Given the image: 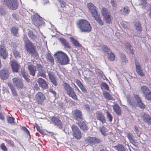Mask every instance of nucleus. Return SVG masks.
Returning a JSON list of instances; mask_svg holds the SVG:
<instances>
[{"mask_svg":"<svg viewBox=\"0 0 151 151\" xmlns=\"http://www.w3.org/2000/svg\"><path fill=\"white\" fill-rule=\"evenodd\" d=\"M77 24L78 28L81 32L88 33L91 30L92 27L90 24L85 19L79 20Z\"/></svg>","mask_w":151,"mask_h":151,"instance_id":"nucleus-1","label":"nucleus"},{"mask_svg":"<svg viewBox=\"0 0 151 151\" xmlns=\"http://www.w3.org/2000/svg\"><path fill=\"white\" fill-rule=\"evenodd\" d=\"M55 58L58 62L61 65H65L68 64L69 59L67 54L62 51H59L55 55Z\"/></svg>","mask_w":151,"mask_h":151,"instance_id":"nucleus-2","label":"nucleus"},{"mask_svg":"<svg viewBox=\"0 0 151 151\" xmlns=\"http://www.w3.org/2000/svg\"><path fill=\"white\" fill-rule=\"evenodd\" d=\"M63 86L64 92L67 95L74 100L78 99L77 96L74 91V89L70 86L69 84L64 83Z\"/></svg>","mask_w":151,"mask_h":151,"instance_id":"nucleus-3","label":"nucleus"},{"mask_svg":"<svg viewBox=\"0 0 151 151\" xmlns=\"http://www.w3.org/2000/svg\"><path fill=\"white\" fill-rule=\"evenodd\" d=\"M25 50L29 54L32 55H37V52L35 51V47L34 44L29 40L25 41Z\"/></svg>","mask_w":151,"mask_h":151,"instance_id":"nucleus-4","label":"nucleus"},{"mask_svg":"<svg viewBox=\"0 0 151 151\" xmlns=\"http://www.w3.org/2000/svg\"><path fill=\"white\" fill-rule=\"evenodd\" d=\"M1 2L12 10H15L18 6L17 0H1Z\"/></svg>","mask_w":151,"mask_h":151,"instance_id":"nucleus-5","label":"nucleus"},{"mask_svg":"<svg viewBox=\"0 0 151 151\" xmlns=\"http://www.w3.org/2000/svg\"><path fill=\"white\" fill-rule=\"evenodd\" d=\"M32 20L34 24L37 27H39L44 23V22L42 20V17L37 14H35L33 15Z\"/></svg>","mask_w":151,"mask_h":151,"instance_id":"nucleus-6","label":"nucleus"},{"mask_svg":"<svg viewBox=\"0 0 151 151\" xmlns=\"http://www.w3.org/2000/svg\"><path fill=\"white\" fill-rule=\"evenodd\" d=\"M71 128L73 136L76 139H80L81 137V134L79 129L74 124L72 125Z\"/></svg>","mask_w":151,"mask_h":151,"instance_id":"nucleus-7","label":"nucleus"},{"mask_svg":"<svg viewBox=\"0 0 151 151\" xmlns=\"http://www.w3.org/2000/svg\"><path fill=\"white\" fill-rule=\"evenodd\" d=\"M141 89L145 99L151 100V91L146 86H141Z\"/></svg>","mask_w":151,"mask_h":151,"instance_id":"nucleus-8","label":"nucleus"},{"mask_svg":"<svg viewBox=\"0 0 151 151\" xmlns=\"http://www.w3.org/2000/svg\"><path fill=\"white\" fill-rule=\"evenodd\" d=\"M14 85L18 90H21L24 87L22 81L18 78L15 77L12 79Z\"/></svg>","mask_w":151,"mask_h":151,"instance_id":"nucleus-9","label":"nucleus"},{"mask_svg":"<svg viewBox=\"0 0 151 151\" xmlns=\"http://www.w3.org/2000/svg\"><path fill=\"white\" fill-rule=\"evenodd\" d=\"M73 118L79 122L83 120L81 112L79 110H76L73 112Z\"/></svg>","mask_w":151,"mask_h":151,"instance_id":"nucleus-10","label":"nucleus"},{"mask_svg":"<svg viewBox=\"0 0 151 151\" xmlns=\"http://www.w3.org/2000/svg\"><path fill=\"white\" fill-rule=\"evenodd\" d=\"M87 141L91 146L100 143L101 140L96 137H89L87 139Z\"/></svg>","mask_w":151,"mask_h":151,"instance_id":"nucleus-11","label":"nucleus"},{"mask_svg":"<svg viewBox=\"0 0 151 151\" xmlns=\"http://www.w3.org/2000/svg\"><path fill=\"white\" fill-rule=\"evenodd\" d=\"M140 116L144 122L148 124H151V117L150 116L144 113H141Z\"/></svg>","mask_w":151,"mask_h":151,"instance_id":"nucleus-12","label":"nucleus"},{"mask_svg":"<svg viewBox=\"0 0 151 151\" xmlns=\"http://www.w3.org/2000/svg\"><path fill=\"white\" fill-rule=\"evenodd\" d=\"M87 6L93 17L99 14L96 9L95 6L92 4L91 3L88 4Z\"/></svg>","mask_w":151,"mask_h":151,"instance_id":"nucleus-13","label":"nucleus"},{"mask_svg":"<svg viewBox=\"0 0 151 151\" xmlns=\"http://www.w3.org/2000/svg\"><path fill=\"white\" fill-rule=\"evenodd\" d=\"M135 64L136 67V71L137 74L140 76L141 77H143L145 75L143 72L142 70L141 69V67L139 63L136 61L135 62Z\"/></svg>","mask_w":151,"mask_h":151,"instance_id":"nucleus-14","label":"nucleus"},{"mask_svg":"<svg viewBox=\"0 0 151 151\" xmlns=\"http://www.w3.org/2000/svg\"><path fill=\"white\" fill-rule=\"evenodd\" d=\"M8 56V54L5 48L3 45L0 46V57L4 59H6Z\"/></svg>","mask_w":151,"mask_h":151,"instance_id":"nucleus-15","label":"nucleus"},{"mask_svg":"<svg viewBox=\"0 0 151 151\" xmlns=\"http://www.w3.org/2000/svg\"><path fill=\"white\" fill-rule=\"evenodd\" d=\"M36 99L38 103L41 104L45 99L44 95L41 92H38L36 95Z\"/></svg>","mask_w":151,"mask_h":151,"instance_id":"nucleus-16","label":"nucleus"},{"mask_svg":"<svg viewBox=\"0 0 151 151\" xmlns=\"http://www.w3.org/2000/svg\"><path fill=\"white\" fill-rule=\"evenodd\" d=\"M37 82L39 86L44 89H46L48 88V84L45 80L42 78H40L37 80Z\"/></svg>","mask_w":151,"mask_h":151,"instance_id":"nucleus-17","label":"nucleus"},{"mask_svg":"<svg viewBox=\"0 0 151 151\" xmlns=\"http://www.w3.org/2000/svg\"><path fill=\"white\" fill-rule=\"evenodd\" d=\"M37 68L38 71V75L43 78L46 77V72L42 69V65L40 64L37 65Z\"/></svg>","mask_w":151,"mask_h":151,"instance_id":"nucleus-18","label":"nucleus"},{"mask_svg":"<svg viewBox=\"0 0 151 151\" xmlns=\"http://www.w3.org/2000/svg\"><path fill=\"white\" fill-rule=\"evenodd\" d=\"M28 69L30 74L33 76H35L37 71L36 67L33 65H29L28 66Z\"/></svg>","mask_w":151,"mask_h":151,"instance_id":"nucleus-19","label":"nucleus"},{"mask_svg":"<svg viewBox=\"0 0 151 151\" xmlns=\"http://www.w3.org/2000/svg\"><path fill=\"white\" fill-rule=\"evenodd\" d=\"M51 120L55 125L58 126L61 129L62 123L58 118L55 117L53 116L51 118Z\"/></svg>","mask_w":151,"mask_h":151,"instance_id":"nucleus-20","label":"nucleus"},{"mask_svg":"<svg viewBox=\"0 0 151 151\" xmlns=\"http://www.w3.org/2000/svg\"><path fill=\"white\" fill-rule=\"evenodd\" d=\"M11 65L13 71L16 73L18 72L19 67V64L16 61H13L11 62Z\"/></svg>","mask_w":151,"mask_h":151,"instance_id":"nucleus-21","label":"nucleus"},{"mask_svg":"<svg viewBox=\"0 0 151 151\" xmlns=\"http://www.w3.org/2000/svg\"><path fill=\"white\" fill-rule=\"evenodd\" d=\"M8 75V71L6 70H1L0 71V76L3 80L7 79Z\"/></svg>","mask_w":151,"mask_h":151,"instance_id":"nucleus-22","label":"nucleus"},{"mask_svg":"<svg viewBox=\"0 0 151 151\" xmlns=\"http://www.w3.org/2000/svg\"><path fill=\"white\" fill-rule=\"evenodd\" d=\"M96 117L97 119L101 122L103 124L106 122L105 117L101 113H97Z\"/></svg>","mask_w":151,"mask_h":151,"instance_id":"nucleus-23","label":"nucleus"},{"mask_svg":"<svg viewBox=\"0 0 151 151\" xmlns=\"http://www.w3.org/2000/svg\"><path fill=\"white\" fill-rule=\"evenodd\" d=\"M130 12L129 8L127 6H125L120 10V12L122 15H126L128 14Z\"/></svg>","mask_w":151,"mask_h":151,"instance_id":"nucleus-24","label":"nucleus"},{"mask_svg":"<svg viewBox=\"0 0 151 151\" xmlns=\"http://www.w3.org/2000/svg\"><path fill=\"white\" fill-rule=\"evenodd\" d=\"M80 128L84 131H86L88 129V127L86 123L83 122H78L77 123Z\"/></svg>","mask_w":151,"mask_h":151,"instance_id":"nucleus-25","label":"nucleus"},{"mask_svg":"<svg viewBox=\"0 0 151 151\" xmlns=\"http://www.w3.org/2000/svg\"><path fill=\"white\" fill-rule=\"evenodd\" d=\"M114 111L117 115H120L121 114V110L120 107L118 104H116L113 106Z\"/></svg>","mask_w":151,"mask_h":151,"instance_id":"nucleus-26","label":"nucleus"},{"mask_svg":"<svg viewBox=\"0 0 151 151\" xmlns=\"http://www.w3.org/2000/svg\"><path fill=\"white\" fill-rule=\"evenodd\" d=\"M48 76L49 79L52 84L55 86L57 85V83L56 79L53 76L51 72H49Z\"/></svg>","mask_w":151,"mask_h":151,"instance_id":"nucleus-27","label":"nucleus"},{"mask_svg":"<svg viewBox=\"0 0 151 151\" xmlns=\"http://www.w3.org/2000/svg\"><path fill=\"white\" fill-rule=\"evenodd\" d=\"M93 17L100 25H103L104 24V22L101 19L99 13Z\"/></svg>","mask_w":151,"mask_h":151,"instance_id":"nucleus-28","label":"nucleus"},{"mask_svg":"<svg viewBox=\"0 0 151 151\" xmlns=\"http://www.w3.org/2000/svg\"><path fill=\"white\" fill-rule=\"evenodd\" d=\"M21 74L22 76L28 82L30 81V79L29 78V76L24 69H22L21 70Z\"/></svg>","mask_w":151,"mask_h":151,"instance_id":"nucleus-29","label":"nucleus"},{"mask_svg":"<svg viewBox=\"0 0 151 151\" xmlns=\"http://www.w3.org/2000/svg\"><path fill=\"white\" fill-rule=\"evenodd\" d=\"M104 20L107 24H110L111 23L113 19L112 17L110 14L104 17Z\"/></svg>","mask_w":151,"mask_h":151,"instance_id":"nucleus-30","label":"nucleus"},{"mask_svg":"<svg viewBox=\"0 0 151 151\" xmlns=\"http://www.w3.org/2000/svg\"><path fill=\"white\" fill-rule=\"evenodd\" d=\"M8 84L9 87L10 88L11 91L13 95L14 96H17V94L14 86L11 83H8Z\"/></svg>","mask_w":151,"mask_h":151,"instance_id":"nucleus-31","label":"nucleus"},{"mask_svg":"<svg viewBox=\"0 0 151 151\" xmlns=\"http://www.w3.org/2000/svg\"><path fill=\"white\" fill-rule=\"evenodd\" d=\"M139 4L142 6V8L146 9L149 6V4L146 2V0H141Z\"/></svg>","mask_w":151,"mask_h":151,"instance_id":"nucleus-32","label":"nucleus"},{"mask_svg":"<svg viewBox=\"0 0 151 151\" xmlns=\"http://www.w3.org/2000/svg\"><path fill=\"white\" fill-rule=\"evenodd\" d=\"M18 28L14 27H12L11 29V31L12 34L17 37L18 36Z\"/></svg>","mask_w":151,"mask_h":151,"instance_id":"nucleus-33","label":"nucleus"},{"mask_svg":"<svg viewBox=\"0 0 151 151\" xmlns=\"http://www.w3.org/2000/svg\"><path fill=\"white\" fill-rule=\"evenodd\" d=\"M101 13L103 17L110 14L108 9L105 8H103L101 10Z\"/></svg>","mask_w":151,"mask_h":151,"instance_id":"nucleus-34","label":"nucleus"},{"mask_svg":"<svg viewBox=\"0 0 151 151\" xmlns=\"http://www.w3.org/2000/svg\"><path fill=\"white\" fill-rule=\"evenodd\" d=\"M46 56L47 59L49 60L51 65H53L54 64V59L52 56L49 53H47V54Z\"/></svg>","mask_w":151,"mask_h":151,"instance_id":"nucleus-35","label":"nucleus"},{"mask_svg":"<svg viewBox=\"0 0 151 151\" xmlns=\"http://www.w3.org/2000/svg\"><path fill=\"white\" fill-rule=\"evenodd\" d=\"M99 131L101 134L104 136L107 135V129L104 126H101L99 127Z\"/></svg>","mask_w":151,"mask_h":151,"instance_id":"nucleus-36","label":"nucleus"},{"mask_svg":"<svg viewBox=\"0 0 151 151\" xmlns=\"http://www.w3.org/2000/svg\"><path fill=\"white\" fill-rule=\"evenodd\" d=\"M70 39L71 42L73 43L74 45L76 47H81V45L79 42L74 38L72 37H70Z\"/></svg>","mask_w":151,"mask_h":151,"instance_id":"nucleus-37","label":"nucleus"},{"mask_svg":"<svg viewBox=\"0 0 151 151\" xmlns=\"http://www.w3.org/2000/svg\"><path fill=\"white\" fill-rule=\"evenodd\" d=\"M59 40L62 44L65 47L70 48V46L69 45L68 43L67 42L66 40L64 38H60Z\"/></svg>","mask_w":151,"mask_h":151,"instance_id":"nucleus-38","label":"nucleus"},{"mask_svg":"<svg viewBox=\"0 0 151 151\" xmlns=\"http://www.w3.org/2000/svg\"><path fill=\"white\" fill-rule=\"evenodd\" d=\"M108 58L110 61H113L115 59V55L112 52H110L108 53Z\"/></svg>","mask_w":151,"mask_h":151,"instance_id":"nucleus-39","label":"nucleus"},{"mask_svg":"<svg viewBox=\"0 0 151 151\" xmlns=\"http://www.w3.org/2000/svg\"><path fill=\"white\" fill-rule=\"evenodd\" d=\"M120 57L122 60L121 61L122 64L123 65L126 64L127 62L128 61L126 59L125 55L124 54H122L120 55Z\"/></svg>","mask_w":151,"mask_h":151,"instance_id":"nucleus-40","label":"nucleus"},{"mask_svg":"<svg viewBox=\"0 0 151 151\" xmlns=\"http://www.w3.org/2000/svg\"><path fill=\"white\" fill-rule=\"evenodd\" d=\"M115 147V149L118 151H126L123 146L122 145L118 144Z\"/></svg>","mask_w":151,"mask_h":151,"instance_id":"nucleus-41","label":"nucleus"},{"mask_svg":"<svg viewBox=\"0 0 151 151\" xmlns=\"http://www.w3.org/2000/svg\"><path fill=\"white\" fill-rule=\"evenodd\" d=\"M135 27L136 29L139 32L142 31V27L141 26L139 22L138 21H137L136 22Z\"/></svg>","mask_w":151,"mask_h":151,"instance_id":"nucleus-42","label":"nucleus"},{"mask_svg":"<svg viewBox=\"0 0 151 151\" xmlns=\"http://www.w3.org/2000/svg\"><path fill=\"white\" fill-rule=\"evenodd\" d=\"M104 97L108 100H111L112 99V96L110 95L108 93L104 91L103 93Z\"/></svg>","mask_w":151,"mask_h":151,"instance_id":"nucleus-43","label":"nucleus"},{"mask_svg":"<svg viewBox=\"0 0 151 151\" xmlns=\"http://www.w3.org/2000/svg\"><path fill=\"white\" fill-rule=\"evenodd\" d=\"M15 119L12 117L8 116L7 118V122L10 124L15 123L14 120Z\"/></svg>","mask_w":151,"mask_h":151,"instance_id":"nucleus-44","label":"nucleus"},{"mask_svg":"<svg viewBox=\"0 0 151 151\" xmlns=\"http://www.w3.org/2000/svg\"><path fill=\"white\" fill-rule=\"evenodd\" d=\"M28 34L29 37L31 38L33 40H35L36 38V36L34 35L32 32L31 31H29Z\"/></svg>","mask_w":151,"mask_h":151,"instance_id":"nucleus-45","label":"nucleus"},{"mask_svg":"<svg viewBox=\"0 0 151 151\" xmlns=\"http://www.w3.org/2000/svg\"><path fill=\"white\" fill-rule=\"evenodd\" d=\"M106 116L109 121L111 122L112 121L113 117L111 114H110L108 111H107L106 112Z\"/></svg>","mask_w":151,"mask_h":151,"instance_id":"nucleus-46","label":"nucleus"},{"mask_svg":"<svg viewBox=\"0 0 151 151\" xmlns=\"http://www.w3.org/2000/svg\"><path fill=\"white\" fill-rule=\"evenodd\" d=\"M137 103L139 106L140 108L144 109L145 108V105L142 102L141 100H139Z\"/></svg>","mask_w":151,"mask_h":151,"instance_id":"nucleus-47","label":"nucleus"},{"mask_svg":"<svg viewBox=\"0 0 151 151\" xmlns=\"http://www.w3.org/2000/svg\"><path fill=\"white\" fill-rule=\"evenodd\" d=\"M102 49L104 52H106L107 54L111 52L109 49L106 46L104 45L102 47Z\"/></svg>","mask_w":151,"mask_h":151,"instance_id":"nucleus-48","label":"nucleus"},{"mask_svg":"<svg viewBox=\"0 0 151 151\" xmlns=\"http://www.w3.org/2000/svg\"><path fill=\"white\" fill-rule=\"evenodd\" d=\"M127 102L130 105L133 104L134 102L132 101V99L129 95H128L127 96Z\"/></svg>","mask_w":151,"mask_h":151,"instance_id":"nucleus-49","label":"nucleus"},{"mask_svg":"<svg viewBox=\"0 0 151 151\" xmlns=\"http://www.w3.org/2000/svg\"><path fill=\"white\" fill-rule=\"evenodd\" d=\"M13 54L16 58H18L20 57V54L19 53V52L15 49L14 51Z\"/></svg>","mask_w":151,"mask_h":151,"instance_id":"nucleus-50","label":"nucleus"},{"mask_svg":"<svg viewBox=\"0 0 151 151\" xmlns=\"http://www.w3.org/2000/svg\"><path fill=\"white\" fill-rule=\"evenodd\" d=\"M0 148L3 151H7V148L4 144H2L0 145Z\"/></svg>","mask_w":151,"mask_h":151,"instance_id":"nucleus-51","label":"nucleus"},{"mask_svg":"<svg viewBox=\"0 0 151 151\" xmlns=\"http://www.w3.org/2000/svg\"><path fill=\"white\" fill-rule=\"evenodd\" d=\"M102 86L103 88L106 90H109V87L107 84L105 83H102Z\"/></svg>","mask_w":151,"mask_h":151,"instance_id":"nucleus-52","label":"nucleus"},{"mask_svg":"<svg viewBox=\"0 0 151 151\" xmlns=\"http://www.w3.org/2000/svg\"><path fill=\"white\" fill-rule=\"evenodd\" d=\"M58 1L59 2L61 7H63L66 6V3L64 1L61 0H58Z\"/></svg>","mask_w":151,"mask_h":151,"instance_id":"nucleus-53","label":"nucleus"},{"mask_svg":"<svg viewBox=\"0 0 151 151\" xmlns=\"http://www.w3.org/2000/svg\"><path fill=\"white\" fill-rule=\"evenodd\" d=\"M127 48L128 49L129 51L133 55V54H134V53L133 52V50L132 49V47L131 45H129V44H127V45L126 46Z\"/></svg>","mask_w":151,"mask_h":151,"instance_id":"nucleus-54","label":"nucleus"},{"mask_svg":"<svg viewBox=\"0 0 151 151\" xmlns=\"http://www.w3.org/2000/svg\"><path fill=\"white\" fill-rule=\"evenodd\" d=\"M36 127L37 130L42 134H43L44 133V132L40 129V127L37 125H36Z\"/></svg>","mask_w":151,"mask_h":151,"instance_id":"nucleus-55","label":"nucleus"},{"mask_svg":"<svg viewBox=\"0 0 151 151\" xmlns=\"http://www.w3.org/2000/svg\"><path fill=\"white\" fill-rule=\"evenodd\" d=\"M111 3L112 6L113 7V9H115L116 5V2L112 0H111Z\"/></svg>","mask_w":151,"mask_h":151,"instance_id":"nucleus-56","label":"nucleus"},{"mask_svg":"<svg viewBox=\"0 0 151 151\" xmlns=\"http://www.w3.org/2000/svg\"><path fill=\"white\" fill-rule=\"evenodd\" d=\"M121 24L122 27L125 29H128V27L127 26V24L124 23L122 22Z\"/></svg>","mask_w":151,"mask_h":151,"instance_id":"nucleus-57","label":"nucleus"},{"mask_svg":"<svg viewBox=\"0 0 151 151\" xmlns=\"http://www.w3.org/2000/svg\"><path fill=\"white\" fill-rule=\"evenodd\" d=\"M127 137L130 140H132V137L131 134L128 133L127 134Z\"/></svg>","mask_w":151,"mask_h":151,"instance_id":"nucleus-58","label":"nucleus"},{"mask_svg":"<svg viewBox=\"0 0 151 151\" xmlns=\"http://www.w3.org/2000/svg\"><path fill=\"white\" fill-rule=\"evenodd\" d=\"M5 14V12L4 9L0 7V14L1 15H3Z\"/></svg>","mask_w":151,"mask_h":151,"instance_id":"nucleus-59","label":"nucleus"},{"mask_svg":"<svg viewBox=\"0 0 151 151\" xmlns=\"http://www.w3.org/2000/svg\"><path fill=\"white\" fill-rule=\"evenodd\" d=\"M22 129L24 130L27 134H29V132L28 130L25 127H22Z\"/></svg>","mask_w":151,"mask_h":151,"instance_id":"nucleus-60","label":"nucleus"},{"mask_svg":"<svg viewBox=\"0 0 151 151\" xmlns=\"http://www.w3.org/2000/svg\"><path fill=\"white\" fill-rule=\"evenodd\" d=\"M49 92L52 93L54 96H55L56 94V92L54 91L52 89H49Z\"/></svg>","mask_w":151,"mask_h":151,"instance_id":"nucleus-61","label":"nucleus"},{"mask_svg":"<svg viewBox=\"0 0 151 151\" xmlns=\"http://www.w3.org/2000/svg\"><path fill=\"white\" fill-rule=\"evenodd\" d=\"M76 83L77 85L79 86L80 87L83 85L81 82L79 81V80H77L76 81Z\"/></svg>","mask_w":151,"mask_h":151,"instance_id":"nucleus-62","label":"nucleus"},{"mask_svg":"<svg viewBox=\"0 0 151 151\" xmlns=\"http://www.w3.org/2000/svg\"><path fill=\"white\" fill-rule=\"evenodd\" d=\"M8 144L10 146L13 147L14 146V143L10 140H8L7 142Z\"/></svg>","mask_w":151,"mask_h":151,"instance_id":"nucleus-63","label":"nucleus"},{"mask_svg":"<svg viewBox=\"0 0 151 151\" xmlns=\"http://www.w3.org/2000/svg\"><path fill=\"white\" fill-rule=\"evenodd\" d=\"M134 96H135V99H136V100L137 101H137L139 100H141L140 98L139 97V96L137 95H135Z\"/></svg>","mask_w":151,"mask_h":151,"instance_id":"nucleus-64","label":"nucleus"}]
</instances>
